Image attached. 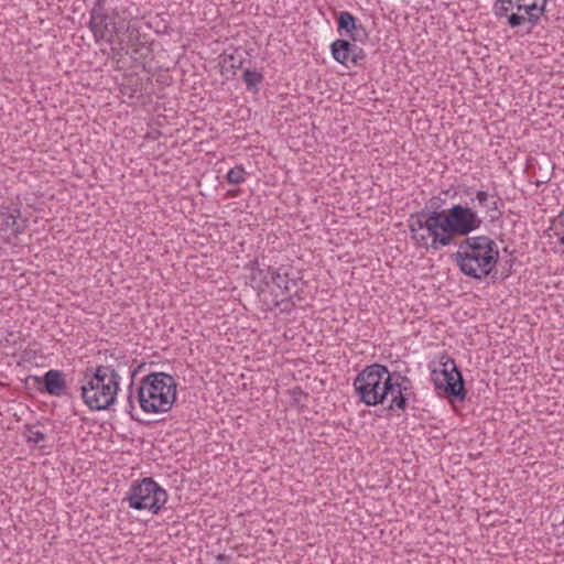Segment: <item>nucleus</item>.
Masks as SVG:
<instances>
[{
  "label": "nucleus",
  "mask_w": 564,
  "mask_h": 564,
  "mask_svg": "<svg viewBox=\"0 0 564 564\" xmlns=\"http://www.w3.org/2000/svg\"><path fill=\"white\" fill-rule=\"evenodd\" d=\"M1 220V229L8 230L11 229L12 232H19L20 228L17 224V219L11 214H3L0 217Z\"/></svg>",
  "instance_id": "18"
},
{
  "label": "nucleus",
  "mask_w": 564,
  "mask_h": 564,
  "mask_svg": "<svg viewBox=\"0 0 564 564\" xmlns=\"http://www.w3.org/2000/svg\"><path fill=\"white\" fill-rule=\"evenodd\" d=\"M134 510H149L159 513L167 501V492L152 478L134 481L124 498Z\"/></svg>",
  "instance_id": "7"
},
{
  "label": "nucleus",
  "mask_w": 564,
  "mask_h": 564,
  "mask_svg": "<svg viewBox=\"0 0 564 564\" xmlns=\"http://www.w3.org/2000/svg\"><path fill=\"white\" fill-rule=\"evenodd\" d=\"M137 398L144 412H167L176 400V381L165 372H151L142 378Z\"/></svg>",
  "instance_id": "4"
},
{
  "label": "nucleus",
  "mask_w": 564,
  "mask_h": 564,
  "mask_svg": "<svg viewBox=\"0 0 564 564\" xmlns=\"http://www.w3.org/2000/svg\"><path fill=\"white\" fill-rule=\"evenodd\" d=\"M106 0H96L90 10L89 29L96 42L105 41L115 44V35L118 31L115 15L109 14L105 8Z\"/></svg>",
  "instance_id": "10"
},
{
  "label": "nucleus",
  "mask_w": 564,
  "mask_h": 564,
  "mask_svg": "<svg viewBox=\"0 0 564 564\" xmlns=\"http://www.w3.org/2000/svg\"><path fill=\"white\" fill-rule=\"evenodd\" d=\"M356 42L351 43V51H350V64L352 66L360 65V63L366 58V53L364 48L355 44Z\"/></svg>",
  "instance_id": "20"
},
{
  "label": "nucleus",
  "mask_w": 564,
  "mask_h": 564,
  "mask_svg": "<svg viewBox=\"0 0 564 564\" xmlns=\"http://www.w3.org/2000/svg\"><path fill=\"white\" fill-rule=\"evenodd\" d=\"M452 260L464 275L480 281L496 268L499 248L488 236L467 237L457 243V251L452 254Z\"/></svg>",
  "instance_id": "1"
},
{
  "label": "nucleus",
  "mask_w": 564,
  "mask_h": 564,
  "mask_svg": "<svg viewBox=\"0 0 564 564\" xmlns=\"http://www.w3.org/2000/svg\"><path fill=\"white\" fill-rule=\"evenodd\" d=\"M440 364L442 369H434L431 372L435 389L444 391L449 399L464 401L467 394L465 380L455 360L448 356H443Z\"/></svg>",
  "instance_id": "8"
},
{
  "label": "nucleus",
  "mask_w": 564,
  "mask_h": 564,
  "mask_svg": "<svg viewBox=\"0 0 564 564\" xmlns=\"http://www.w3.org/2000/svg\"><path fill=\"white\" fill-rule=\"evenodd\" d=\"M46 463H47V459H45V460L41 462V464H42L43 466H45V465H46Z\"/></svg>",
  "instance_id": "32"
},
{
  "label": "nucleus",
  "mask_w": 564,
  "mask_h": 564,
  "mask_svg": "<svg viewBox=\"0 0 564 564\" xmlns=\"http://www.w3.org/2000/svg\"><path fill=\"white\" fill-rule=\"evenodd\" d=\"M121 51H122V47H117V46H113V44H112L111 50H110L111 57L120 56Z\"/></svg>",
  "instance_id": "28"
},
{
  "label": "nucleus",
  "mask_w": 564,
  "mask_h": 564,
  "mask_svg": "<svg viewBox=\"0 0 564 564\" xmlns=\"http://www.w3.org/2000/svg\"><path fill=\"white\" fill-rule=\"evenodd\" d=\"M256 279H260L267 286L271 284L275 286L279 290L275 296L289 297L292 294L299 296V280L290 278L283 268L274 269L270 265L267 269L252 268V280Z\"/></svg>",
  "instance_id": "11"
},
{
  "label": "nucleus",
  "mask_w": 564,
  "mask_h": 564,
  "mask_svg": "<svg viewBox=\"0 0 564 564\" xmlns=\"http://www.w3.org/2000/svg\"><path fill=\"white\" fill-rule=\"evenodd\" d=\"M37 391L56 398L74 397L66 383V375L56 369L46 371L41 378L37 377Z\"/></svg>",
  "instance_id": "12"
},
{
  "label": "nucleus",
  "mask_w": 564,
  "mask_h": 564,
  "mask_svg": "<svg viewBox=\"0 0 564 564\" xmlns=\"http://www.w3.org/2000/svg\"><path fill=\"white\" fill-rule=\"evenodd\" d=\"M351 42L346 39H337L330 44L332 56L337 63L347 65L350 62Z\"/></svg>",
  "instance_id": "14"
},
{
  "label": "nucleus",
  "mask_w": 564,
  "mask_h": 564,
  "mask_svg": "<svg viewBox=\"0 0 564 564\" xmlns=\"http://www.w3.org/2000/svg\"><path fill=\"white\" fill-rule=\"evenodd\" d=\"M391 383H392V389H391V392H389V395H391V398H393V395H399V389L403 390L402 386L400 387V384H395L393 380H391ZM404 389L406 390V388L404 387Z\"/></svg>",
  "instance_id": "27"
},
{
  "label": "nucleus",
  "mask_w": 564,
  "mask_h": 564,
  "mask_svg": "<svg viewBox=\"0 0 564 564\" xmlns=\"http://www.w3.org/2000/svg\"><path fill=\"white\" fill-rule=\"evenodd\" d=\"M133 410H134L133 394H132V390L130 389L129 394L127 397L126 411L130 414L131 419H134L133 413H132Z\"/></svg>",
  "instance_id": "25"
},
{
  "label": "nucleus",
  "mask_w": 564,
  "mask_h": 564,
  "mask_svg": "<svg viewBox=\"0 0 564 564\" xmlns=\"http://www.w3.org/2000/svg\"><path fill=\"white\" fill-rule=\"evenodd\" d=\"M442 199L440 197H432L429 202V206L426 207L427 212H436L442 213L441 209Z\"/></svg>",
  "instance_id": "23"
},
{
  "label": "nucleus",
  "mask_w": 564,
  "mask_h": 564,
  "mask_svg": "<svg viewBox=\"0 0 564 564\" xmlns=\"http://www.w3.org/2000/svg\"><path fill=\"white\" fill-rule=\"evenodd\" d=\"M443 216L453 240L457 236L467 238L482 224L477 210L468 205L455 204L447 212L443 210Z\"/></svg>",
  "instance_id": "9"
},
{
  "label": "nucleus",
  "mask_w": 564,
  "mask_h": 564,
  "mask_svg": "<svg viewBox=\"0 0 564 564\" xmlns=\"http://www.w3.org/2000/svg\"><path fill=\"white\" fill-rule=\"evenodd\" d=\"M337 32L352 42L364 43L368 39L366 28L348 11L337 13Z\"/></svg>",
  "instance_id": "13"
},
{
  "label": "nucleus",
  "mask_w": 564,
  "mask_h": 564,
  "mask_svg": "<svg viewBox=\"0 0 564 564\" xmlns=\"http://www.w3.org/2000/svg\"><path fill=\"white\" fill-rule=\"evenodd\" d=\"M491 196L488 194V192L486 191H477L476 192V199L478 202V205L481 206V207H486L488 206V203H489V198Z\"/></svg>",
  "instance_id": "22"
},
{
  "label": "nucleus",
  "mask_w": 564,
  "mask_h": 564,
  "mask_svg": "<svg viewBox=\"0 0 564 564\" xmlns=\"http://www.w3.org/2000/svg\"><path fill=\"white\" fill-rule=\"evenodd\" d=\"M412 397H415L414 392H406L405 389H403L402 393V389H399V395H393V398H391L390 404L388 405L387 410L393 411L394 409H397L404 412L408 406V402Z\"/></svg>",
  "instance_id": "16"
},
{
  "label": "nucleus",
  "mask_w": 564,
  "mask_h": 564,
  "mask_svg": "<svg viewBox=\"0 0 564 564\" xmlns=\"http://www.w3.org/2000/svg\"><path fill=\"white\" fill-rule=\"evenodd\" d=\"M538 2H541V0H536ZM530 2H534V0H525L524 4H530Z\"/></svg>",
  "instance_id": "31"
},
{
  "label": "nucleus",
  "mask_w": 564,
  "mask_h": 564,
  "mask_svg": "<svg viewBox=\"0 0 564 564\" xmlns=\"http://www.w3.org/2000/svg\"><path fill=\"white\" fill-rule=\"evenodd\" d=\"M408 223L411 239L419 248L436 251L454 242L443 212H427L424 208L412 214Z\"/></svg>",
  "instance_id": "3"
},
{
  "label": "nucleus",
  "mask_w": 564,
  "mask_h": 564,
  "mask_svg": "<svg viewBox=\"0 0 564 564\" xmlns=\"http://www.w3.org/2000/svg\"><path fill=\"white\" fill-rule=\"evenodd\" d=\"M120 376L112 366H96L85 370L80 390L84 403L91 411L108 410L117 400Z\"/></svg>",
  "instance_id": "2"
},
{
  "label": "nucleus",
  "mask_w": 564,
  "mask_h": 564,
  "mask_svg": "<svg viewBox=\"0 0 564 564\" xmlns=\"http://www.w3.org/2000/svg\"><path fill=\"white\" fill-rule=\"evenodd\" d=\"M36 436H37V445H39L40 442L44 438V435L37 431Z\"/></svg>",
  "instance_id": "30"
},
{
  "label": "nucleus",
  "mask_w": 564,
  "mask_h": 564,
  "mask_svg": "<svg viewBox=\"0 0 564 564\" xmlns=\"http://www.w3.org/2000/svg\"><path fill=\"white\" fill-rule=\"evenodd\" d=\"M391 380L394 381L395 384L402 386V388H406V392H413L412 381L406 376L401 372L394 371L390 372Z\"/></svg>",
  "instance_id": "19"
},
{
  "label": "nucleus",
  "mask_w": 564,
  "mask_h": 564,
  "mask_svg": "<svg viewBox=\"0 0 564 564\" xmlns=\"http://www.w3.org/2000/svg\"><path fill=\"white\" fill-rule=\"evenodd\" d=\"M295 296L292 294L291 296H281V304H284V308H282L283 312H290L294 306L295 303L292 301V297Z\"/></svg>",
  "instance_id": "24"
},
{
  "label": "nucleus",
  "mask_w": 564,
  "mask_h": 564,
  "mask_svg": "<svg viewBox=\"0 0 564 564\" xmlns=\"http://www.w3.org/2000/svg\"><path fill=\"white\" fill-rule=\"evenodd\" d=\"M547 0H496L492 7L498 18H507L510 28L529 23L530 30L539 24L546 11Z\"/></svg>",
  "instance_id": "6"
},
{
  "label": "nucleus",
  "mask_w": 564,
  "mask_h": 564,
  "mask_svg": "<svg viewBox=\"0 0 564 564\" xmlns=\"http://www.w3.org/2000/svg\"><path fill=\"white\" fill-rule=\"evenodd\" d=\"M352 386L366 405L383 404L392 389L390 371L384 365H369L357 375Z\"/></svg>",
  "instance_id": "5"
},
{
  "label": "nucleus",
  "mask_w": 564,
  "mask_h": 564,
  "mask_svg": "<svg viewBox=\"0 0 564 564\" xmlns=\"http://www.w3.org/2000/svg\"><path fill=\"white\" fill-rule=\"evenodd\" d=\"M241 65H242V62L239 61L238 63H236L235 56L232 54L226 55L224 57L223 69H226V70L231 69L235 72V69L240 68Z\"/></svg>",
  "instance_id": "21"
},
{
  "label": "nucleus",
  "mask_w": 564,
  "mask_h": 564,
  "mask_svg": "<svg viewBox=\"0 0 564 564\" xmlns=\"http://www.w3.org/2000/svg\"><path fill=\"white\" fill-rule=\"evenodd\" d=\"M217 560L220 561V562H228L229 561V556H227L225 554H218L217 555Z\"/></svg>",
  "instance_id": "29"
},
{
  "label": "nucleus",
  "mask_w": 564,
  "mask_h": 564,
  "mask_svg": "<svg viewBox=\"0 0 564 564\" xmlns=\"http://www.w3.org/2000/svg\"><path fill=\"white\" fill-rule=\"evenodd\" d=\"M246 171L242 165H236L230 169L226 175V181L231 185H239L246 181Z\"/></svg>",
  "instance_id": "17"
},
{
  "label": "nucleus",
  "mask_w": 564,
  "mask_h": 564,
  "mask_svg": "<svg viewBox=\"0 0 564 564\" xmlns=\"http://www.w3.org/2000/svg\"><path fill=\"white\" fill-rule=\"evenodd\" d=\"M242 80L247 86V90L258 93L259 86L263 82V75L257 69L247 68L243 70Z\"/></svg>",
  "instance_id": "15"
},
{
  "label": "nucleus",
  "mask_w": 564,
  "mask_h": 564,
  "mask_svg": "<svg viewBox=\"0 0 564 564\" xmlns=\"http://www.w3.org/2000/svg\"><path fill=\"white\" fill-rule=\"evenodd\" d=\"M486 210L489 212H497L498 210V202L497 199H494V196L489 198L488 206L485 207Z\"/></svg>",
  "instance_id": "26"
}]
</instances>
